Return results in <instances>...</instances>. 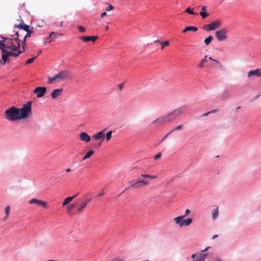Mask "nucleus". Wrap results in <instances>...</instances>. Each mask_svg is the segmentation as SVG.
Returning a JSON list of instances; mask_svg holds the SVG:
<instances>
[{"instance_id": "61", "label": "nucleus", "mask_w": 261, "mask_h": 261, "mask_svg": "<svg viewBox=\"0 0 261 261\" xmlns=\"http://www.w3.org/2000/svg\"><path fill=\"white\" fill-rule=\"evenodd\" d=\"M153 42H154V43H160V42H161V41H160V40H154V41H153Z\"/></svg>"}, {"instance_id": "48", "label": "nucleus", "mask_w": 261, "mask_h": 261, "mask_svg": "<svg viewBox=\"0 0 261 261\" xmlns=\"http://www.w3.org/2000/svg\"><path fill=\"white\" fill-rule=\"evenodd\" d=\"M229 96V93L227 91H224L223 92L222 94V96L224 98L227 97Z\"/></svg>"}, {"instance_id": "56", "label": "nucleus", "mask_w": 261, "mask_h": 261, "mask_svg": "<svg viewBox=\"0 0 261 261\" xmlns=\"http://www.w3.org/2000/svg\"><path fill=\"white\" fill-rule=\"evenodd\" d=\"M107 15V13L106 12H103L101 14V17H103L104 16H106Z\"/></svg>"}, {"instance_id": "1", "label": "nucleus", "mask_w": 261, "mask_h": 261, "mask_svg": "<svg viewBox=\"0 0 261 261\" xmlns=\"http://www.w3.org/2000/svg\"><path fill=\"white\" fill-rule=\"evenodd\" d=\"M187 107L186 106H181L173 110L171 112L165 115L164 116L167 123L175 120L178 117L185 113Z\"/></svg>"}, {"instance_id": "59", "label": "nucleus", "mask_w": 261, "mask_h": 261, "mask_svg": "<svg viewBox=\"0 0 261 261\" xmlns=\"http://www.w3.org/2000/svg\"><path fill=\"white\" fill-rule=\"evenodd\" d=\"M216 112H217V110H214L211 111H210V114H211V113H216Z\"/></svg>"}, {"instance_id": "16", "label": "nucleus", "mask_w": 261, "mask_h": 261, "mask_svg": "<svg viewBox=\"0 0 261 261\" xmlns=\"http://www.w3.org/2000/svg\"><path fill=\"white\" fill-rule=\"evenodd\" d=\"M11 36H12V38H10L11 39H12V41L15 43V42H16V44H15V47H14V51L17 50L20 47V39H19V37H17V36H15V34H11Z\"/></svg>"}, {"instance_id": "50", "label": "nucleus", "mask_w": 261, "mask_h": 261, "mask_svg": "<svg viewBox=\"0 0 261 261\" xmlns=\"http://www.w3.org/2000/svg\"><path fill=\"white\" fill-rule=\"evenodd\" d=\"M190 213V210L189 209H187L185 211V215L182 216H184V217H186Z\"/></svg>"}, {"instance_id": "25", "label": "nucleus", "mask_w": 261, "mask_h": 261, "mask_svg": "<svg viewBox=\"0 0 261 261\" xmlns=\"http://www.w3.org/2000/svg\"><path fill=\"white\" fill-rule=\"evenodd\" d=\"M141 177L143 178H147L150 179H154L158 178V176L156 175H149L148 174H142L141 175Z\"/></svg>"}, {"instance_id": "9", "label": "nucleus", "mask_w": 261, "mask_h": 261, "mask_svg": "<svg viewBox=\"0 0 261 261\" xmlns=\"http://www.w3.org/2000/svg\"><path fill=\"white\" fill-rule=\"evenodd\" d=\"M106 130V129L105 128L103 130L94 134L92 136V138H93V139H94L96 141L101 140V142H102L105 139V132Z\"/></svg>"}, {"instance_id": "46", "label": "nucleus", "mask_w": 261, "mask_h": 261, "mask_svg": "<svg viewBox=\"0 0 261 261\" xmlns=\"http://www.w3.org/2000/svg\"><path fill=\"white\" fill-rule=\"evenodd\" d=\"M171 133H170V131L169 133H167V134L165 135V136H164V137L162 139V140H161V141L160 143H161V142H162L166 140V139L168 137V136L169 135V134H171Z\"/></svg>"}, {"instance_id": "7", "label": "nucleus", "mask_w": 261, "mask_h": 261, "mask_svg": "<svg viewBox=\"0 0 261 261\" xmlns=\"http://www.w3.org/2000/svg\"><path fill=\"white\" fill-rule=\"evenodd\" d=\"M14 27L17 28L20 30H23L27 32L26 34L24 36V37L26 38L30 37L33 33V28L30 29V26L24 23L23 21H22L19 24H15Z\"/></svg>"}, {"instance_id": "24", "label": "nucleus", "mask_w": 261, "mask_h": 261, "mask_svg": "<svg viewBox=\"0 0 261 261\" xmlns=\"http://www.w3.org/2000/svg\"><path fill=\"white\" fill-rule=\"evenodd\" d=\"M198 30V28L196 27H193V26H188L186 28H185L182 30V33H185L187 32V31H192V32H196Z\"/></svg>"}, {"instance_id": "33", "label": "nucleus", "mask_w": 261, "mask_h": 261, "mask_svg": "<svg viewBox=\"0 0 261 261\" xmlns=\"http://www.w3.org/2000/svg\"><path fill=\"white\" fill-rule=\"evenodd\" d=\"M205 255V254L200 253L198 258H197L196 260H192L191 261H204Z\"/></svg>"}, {"instance_id": "39", "label": "nucleus", "mask_w": 261, "mask_h": 261, "mask_svg": "<svg viewBox=\"0 0 261 261\" xmlns=\"http://www.w3.org/2000/svg\"><path fill=\"white\" fill-rule=\"evenodd\" d=\"M13 33L15 34V36H17V37H20L22 36V31L21 30L20 31H14Z\"/></svg>"}, {"instance_id": "31", "label": "nucleus", "mask_w": 261, "mask_h": 261, "mask_svg": "<svg viewBox=\"0 0 261 261\" xmlns=\"http://www.w3.org/2000/svg\"><path fill=\"white\" fill-rule=\"evenodd\" d=\"M213 39V36H210L204 39V42L206 44V45H208L212 42Z\"/></svg>"}, {"instance_id": "13", "label": "nucleus", "mask_w": 261, "mask_h": 261, "mask_svg": "<svg viewBox=\"0 0 261 261\" xmlns=\"http://www.w3.org/2000/svg\"><path fill=\"white\" fill-rule=\"evenodd\" d=\"M136 189L140 188L142 186L146 187L149 185V181L145 179L135 180Z\"/></svg>"}, {"instance_id": "60", "label": "nucleus", "mask_w": 261, "mask_h": 261, "mask_svg": "<svg viewBox=\"0 0 261 261\" xmlns=\"http://www.w3.org/2000/svg\"><path fill=\"white\" fill-rule=\"evenodd\" d=\"M71 169L70 168H67V169H66V170H65V171H66V172H70V171H71Z\"/></svg>"}, {"instance_id": "11", "label": "nucleus", "mask_w": 261, "mask_h": 261, "mask_svg": "<svg viewBox=\"0 0 261 261\" xmlns=\"http://www.w3.org/2000/svg\"><path fill=\"white\" fill-rule=\"evenodd\" d=\"M3 39H4L5 41L6 48L10 49L14 51V47H15V44L12 41V39L8 38H5L2 37Z\"/></svg>"}, {"instance_id": "62", "label": "nucleus", "mask_w": 261, "mask_h": 261, "mask_svg": "<svg viewBox=\"0 0 261 261\" xmlns=\"http://www.w3.org/2000/svg\"><path fill=\"white\" fill-rule=\"evenodd\" d=\"M196 254H193L192 255L191 257L192 258H194L196 257Z\"/></svg>"}, {"instance_id": "44", "label": "nucleus", "mask_w": 261, "mask_h": 261, "mask_svg": "<svg viewBox=\"0 0 261 261\" xmlns=\"http://www.w3.org/2000/svg\"><path fill=\"white\" fill-rule=\"evenodd\" d=\"M35 58H36V57H33V58L29 59L26 61L25 64L27 65V64H31V63H33Z\"/></svg>"}, {"instance_id": "4", "label": "nucleus", "mask_w": 261, "mask_h": 261, "mask_svg": "<svg viewBox=\"0 0 261 261\" xmlns=\"http://www.w3.org/2000/svg\"><path fill=\"white\" fill-rule=\"evenodd\" d=\"M228 30L225 28H222L215 32V36L219 41L226 40L228 38Z\"/></svg>"}, {"instance_id": "27", "label": "nucleus", "mask_w": 261, "mask_h": 261, "mask_svg": "<svg viewBox=\"0 0 261 261\" xmlns=\"http://www.w3.org/2000/svg\"><path fill=\"white\" fill-rule=\"evenodd\" d=\"M9 57L8 53H2V62H1L2 64L4 65L6 64V62L8 60V58Z\"/></svg>"}, {"instance_id": "14", "label": "nucleus", "mask_w": 261, "mask_h": 261, "mask_svg": "<svg viewBox=\"0 0 261 261\" xmlns=\"http://www.w3.org/2000/svg\"><path fill=\"white\" fill-rule=\"evenodd\" d=\"M165 123H167V122L164 115L159 117L152 121V124L156 126L162 125Z\"/></svg>"}, {"instance_id": "32", "label": "nucleus", "mask_w": 261, "mask_h": 261, "mask_svg": "<svg viewBox=\"0 0 261 261\" xmlns=\"http://www.w3.org/2000/svg\"><path fill=\"white\" fill-rule=\"evenodd\" d=\"M212 215L213 219H216L218 217L219 215L218 207H217L213 211Z\"/></svg>"}, {"instance_id": "34", "label": "nucleus", "mask_w": 261, "mask_h": 261, "mask_svg": "<svg viewBox=\"0 0 261 261\" xmlns=\"http://www.w3.org/2000/svg\"><path fill=\"white\" fill-rule=\"evenodd\" d=\"M203 29L206 31H210L213 30L211 23L204 25L203 27Z\"/></svg>"}, {"instance_id": "8", "label": "nucleus", "mask_w": 261, "mask_h": 261, "mask_svg": "<svg viewBox=\"0 0 261 261\" xmlns=\"http://www.w3.org/2000/svg\"><path fill=\"white\" fill-rule=\"evenodd\" d=\"M91 201V198H85L84 199H80L79 201H81V202L79 204L77 203V206L76 208V212L80 213L81 212L83 209L87 206L88 203H89Z\"/></svg>"}, {"instance_id": "57", "label": "nucleus", "mask_w": 261, "mask_h": 261, "mask_svg": "<svg viewBox=\"0 0 261 261\" xmlns=\"http://www.w3.org/2000/svg\"><path fill=\"white\" fill-rule=\"evenodd\" d=\"M210 114V112H207V113H205L203 114L202 115V116H203V117L207 116L208 114Z\"/></svg>"}, {"instance_id": "38", "label": "nucleus", "mask_w": 261, "mask_h": 261, "mask_svg": "<svg viewBox=\"0 0 261 261\" xmlns=\"http://www.w3.org/2000/svg\"><path fill=\"white\" fill-rule=\"evenodd\" d=\"M160 44H161V46H162L161 49L163 50V49H164V48L165 46L169 45V42L168 41H165L164 42H160Z\"/></svg>"}, {"instance_id": "53", "label": "nucleus", "mask_w": 261, "mask_h": 261, "mask_svg": "<svg viewBox=\"0 0 261 261\" xmlns=\"http://www.w3.org/2000/svg\"><path fill=\"white\" fill-rule=\"evenodd\" d=\"M208 59H210V60H212V61H214V62H216L217 64H218L219 65H220V66H221V64H220V63L219 61H217V60H215L213 59L211 57H209V58H208Z\"/></svg>"}, {"instance_id": "45", "label": "nucleus", "mask_w": 261, "mask_h": 261, "mask_svg": "<svg viewBox=\"0 0 261 261\" xmlns=\"http://www.w3.org/2000/svg\"><path fill=\"white\" fill-rule=\"evenodd\" d=\"M77 29L81 33H84L86 31L85 29L83 26H79Z\"/></svg>"}, {"instance_id": "55", "label": "nucleus", "mask_w": 261, "mask_h": 261, "mask_svg": "<svg viewBox=\"0 0 261 261\" xmlns=\"http://www.w3.org/2000/svg\"><path fill=\"white\" fill-rule=\"evenodd\" d=\"M79 193H76L73 196H71V197H73V199H74L75 198L79 196Z\"/></svg>"}, {"instance_id": "30", "label": "nucleus", "mask_w": 261, "mask_h": 261, "mask_svg": "<svg viewBox=\"0 0 261 261\" xmlns=\"http://www.w3.org/2000/svg\"><path fill=\"white\" fill-rule=\"evenodd\" d=\"M94 153V151L92 150H90L88 151V152L85 154L84 156L83 160H85L91 157L92 155Z\"/></svg>"}, {"instance_id": "23", "label": "nucleus", "mask_w": 261, "mask_h": 261, "mask_svg": "<svg viewBox=\"0 0 261 261\" xmlns=\"http://www.w3.org/2000/svg\"><path fill=\"white\" fill-rule=\"evenodd\" d=\"M17 51V53L9 51L8 50L4 51L6 52V53H8V55H9V57L13 56L14 57H17L22 53V51H21V50H20L18 49Z\"/></svg>"}, {"instance_id": "5", "label": "nucleus", "mask_w": 261, "mask_h": 261, "mask_svg": "<svg viewBox=\"0 0 261 261\" xmlns=\"http://www.w3.org/2000/svg\"><path fill=\"white\" fill-rule=\"evenodd\" d=\"M55 75L56 82H59L65 79H70L73 77V74L67 70H62Z\"/></svg>"}, {"instance_id": "18", "label": "nucleus", "mask_w": 261, "mask_h": 261, "mask_svg": "<svg viewBox=\"0 0 261 261\" xmlns=\"http://www.w3.org/2000/svg\"><path fill=\"white\" fill-rule=\"evenodd\" d=\"M80 139L85 142H89L91 140L90 136L86 132H82L79 135Z\"/></svg>"}, {"instance_id": "26", "label": "nucleus", "mask_w": 261, "mask_h": 261, "mask_svg": "<svg viewBox=\"0 0 261 261\" xmlns=\"http://www.w3.org/2000/svg\"><path fill=\"white\" fill-rule=\"evenodd\" d=\"M6 48V44H5V41L4 40V39H3V40L0 41V49H1L2 53H6V52H4V51H7L5 49Z\"/></svg>"}, {"instance_id": "49", "label": "nucleus", "mask_w": 261, "mask_h": 261, "mask_svg": "<svg viewBox=\"0 0 261 261\" xmlns=\"http://www.w3.org/2000/svg\"><path fill=\"white\" fill-rule=\"evenodd\" d=\"M161 155H162L161 153H159L158 154H157L156 155H155L154 156V159L155 160H158L161 158Z\"/></svg>"}, {"instance_id": "3", "label": "nucleus", "mask_w": 261, "mask_h": 261, "mask_svg": "<svg viewBox=\"0 0 261 261\" xmlns=\"http://www.w3.org/2000/svg\"><path fill=\"white\" fill-rule=\"evenodd\" d=\"M32 103L31 101L27 102L23 105L21 109H18L19 117L20 119L27 118L32 114Z\"/></svg>"}, {"instance_id": "37", "label": "nucleus", "mask_w": 261, "mask_h": 261, "mask_svg": "<svg viewBox=\"0 0 261 261\" xmlns=\"http://www.w3.org/2000/svg\"><path fill=\"white\" fill-rule=\"evenodd\" d=\"M185 12L189 13L191 15H197V13L194 12L193 10H192L190 7L187 8L186 9Z\"/></svg>"}, {"instance_id": "19", "label": "nucleus", "mask_w": 261, "mask_h": 261, "mask_svg": "<svg viewBox=\"0 0 261 261\" xmlns=\"http://www.w3.org/2000/svg\"><path fill=\"white\" fill-rule=\"evenodd\" d=\"M98 39V37L96 36H82L80 37V39L82 40L84 42H88L92 41L94 42Z\"/></svg>"}, {"instance_id": "22", "label": "nucleus", "mask_w": 261, "mask_h": 261, "mask_svg": "<svg viewBox=\"0 0 261 261\" xmlns=\"http://www.w3.org/2000/svg\"><path fill=\"white\" fill-rule=\"evenodd\" d=\"M63 34H56L54 32H52L50 33L48 37L46 38V40H48V42H50L52 40L54 39L55 36H63Z\"/></svg>"}, {"instance_id": "35", "label": "nucleus", "mask_w": 261, "mask_h": 261, "mask_svg": "<svg viewBox=\"0 0 261 261\" xmlns=\"http://www.w3.org/2000/svg\"><path fill=\"white\" fill-rule=\"evenodd\" d=\"M182 127H183V125L182 124L178 125L176 126L175 127L173 128L172 129H171L170 130V133H172V132H173L174 131H176V130H180V129H182Z\"/></svg>"}, {"instance_id": "6", "label": "nucleus", "mask_w": 261, "mask_h": 261, "mask_svg": "<svg viewBox=\"0 0 261 261\" xmlns=\"http://www.w3.org/2000/svg\"><path fill=\"white\" fill-rule=\"evenodd\" d=\"M184 216H178L174 219L175 223L180 227L187 226L192 222V218H188L184 220Z\"/></svg>"}, {"instance_id": "17", "label": "nucleus", "mask_w": 261, "mask_h": 261, "mask_svg": "<svg viewBox=\"0 0 261 261\" xmlns=\"http://www.w3.org/2000/svg\"><path fill=\"white\" fill-rule=\"evenodd\" d=\"M252 76H255L256 77L261 76V68H257L253 70H250L248 72V77H250Z\"/></svg>"}, {"instance_id": "63", "label": "nucleus", "mask_w": 261, "mask_h": 261, "mask_svg": "<svg viewBox=\"0 0 261 261\" xmlns=\"http://www.w3.org/2000/svg\"><path fill=\"white\" fill-rule=\"evenodd\" d=\"M218 237V236L217 234H215L213 237V239H215L217 238Z\"/></svg>"}, {"instance_id": "2", "label": "nucleus", "mask_w": 261, "mask_h": 261, "mask_svg": "<svg viewBox=\"0 0 261 261\" xmlns=\"http://www.w3.org/2000/svg\"><path fill=\"white\" fill-rule=\"evenodd\" d=\"M18 108L13 106L5 112L6 119L11 121L20 120Z\"/></svg>"}, {"instance_id": "51", "label": "nucleus", "mask_w": 261, "mask_h": 261, "mask_svg": "<svg viewBox=\"0 0 261 261\" xmlns=\"http://www.w3.org/2000/svg\"><path fill=\"white\" fill-rule=\"evenodd\" d=\"M112 261H124V259L121 258L120 257H116L112 260Z\"/></svg>"}, {"instance_id": "12", "label": "nucleus", "mask_w": 261, "mask_h": 261, "mask_svg": "<svg viewBox=\"0 0 261 261\" xmlns=\"http://www.w3.org/2000/svg\"><path fill=\"white\" fill-rule=\"evenodd\" d=\"M29 203L30 204H36L42 206L43 208H46L47 207V204L46 202L35 198L31 199L29 201Z\"/></svg>"}, {"instance_id": "29", "label": "nucleus", "mask_w": 261, "mask_h": 261, "mask_svg": "<svg viewBox=\"0 0 261 261\" xmlns=\"http://www.w3.org/2000/svg\"><path fill=\"white\" fill-rule=\"evenodd\" d=\"M10 211V206H7L5 208V216L4 217V220H6L9 217Z\"/></svg>"}, {"instance_id": "40", "label": "nucleus", "mask_w": 261, "mask_h": 261, "mask_svg": "<svg viewBox=\"0 0 261 261\" xmlns=\"http://www.w3.org/2000/svg\"><path fill=\"white\" fill-rule=\"evenodd\" d=\"M48 84H51L53 82H56V79L55 75H54L53 77H48Z\"/></svg>"}, {"instance_id": "58", "label": "nucleus", "mask_w": 261, "mask_h": 261, "mask_svg": "<svg viewBox=\"0 0 261 261\" xmlns=\"http://www.w3.org/2000/svg\"><path fill=\"white\" fill-rule=\"evenodd\" d=\"M26 39L27 38L23 37V39L22 41V44H25L26 43Z\"/></svg>"}, {"instance_id": "54", "label": "nucleus", "mask_w": 261, "mask_h": 261, "mask_svg": "<svg viewBox=\"0 0 261 261\" xmlns=\"http://www.w3.org/2000/svg\"><path fill=\"white\" fill-rule=\"evenodd\" d=\"M123 85L122 84H119L118 85V88L120 90H121L123 88Z\"/></svg>"}, {"instance_id": "21", "label": "nucleus", "mask_w": 261, "mask_h": 261, "mask_svg": "<svg viewBox=\"0 0 261 261\" xmlns=\"http://www.w3.org/2000/svg\"><path fill=\"white\" fill-rule=\"evenodd\" d=\"M200 15L203 19L206 18L208 16V14L206 12V7L203 6L201 11L199 13Z\"/></svg>"}, {"instance_id": "52", "label": "nucleus", "mask_w": 261, "mask_h": 261, "mask_svg": "<svg viewBox=\"0 0 261 261\" xmlns=\"http://www.w3.org/2000/svg\"><path fill=\"white\" fill-rule=\"evenodd\" d=\"M105 194V192H103V191H102L99 194H98L97 195V197H101V196H104Z\"/></svg>"}, {"instance_id": "43", "label": "nucleus", "mask_w": 261, "mask_h": 261, "mask_svg": "<svg viewBox=\"0 0 261 261\" xmlns=\"http://www.w3.org/2000/svg\"><path fill=\"white\" fill-rule=\"evenodd\" d=\"M77 205L76 203H73L72 204L69 205L68 206L67 208L68 211H71L73 210V207Z\"/></svg>"}, {"instance_id": "64", "label": "nucleus", "mask_w": 261, "mask_h": 261, "mask_svg": "<svg viewBox=\"0 0 261 261\" xmlns=\"http://www.w3.org/2000/svg\"><path fill=\"white\" fill-rule=\"evenodd\" d=\"M46 261H56V260H54V259H49V260H47Z\"/></svg>"}, {"instance_id": "10", "label": "nucleus", "mask_w": 261, "mask_h": 261, "mask_svg": "<svg viewBox=\"0 0 261 261\" xmlns=\"http://www.w3.org/2000/svg\"><path fill=\"white\" fill-rule=\"evenodd\" d=\"M46 91V88L45 87H37L34 90V93L37 94L38 98L42 97L44 96Z\"/></svg>"}, {"instance_id": "20", "label": "nucleus", "mask_w": 261, "mask_h": 261, "mask_svg": "<svg viewBox=\"0 0 261 261\" xmlns=\"http://www.w3.org/2000/svg\"><path fill=\"white\" fill-rule=\"evenodd\" d=\"M213 30L218 29L222 24V21L220 20L217 19L211 23Z\"/></svg>"}, {"instance_id": "28", "label": "nucleus", "mask_w": 261, "mask_h": 261, "mask_svg": "<svg viewBox=\"0 0 261 261\" xmlns=\"http://www.w3.org/2000/svg\"><path fill=\"white\" fill-rule=\"evenodd\" d=\"M72 200L73 197H71V196L66 198L62 203V206H65L66 205L68 204L70 202H71Z\"/></svg>"}, {"instance_id": "47", "label": "nucleus", "mask_w": 261, "mask_h": 261, "mask_svg": "<svg viewBox=\"0 0 261 261\" xmlns=\"http://www.w3.org/2000/svg\"><path fill=\"white\" fill-rule=\"evenodd\" d=\"M114 9V7L112 5H109L107 8H106V11H109L111 10H112Z\"/></svg>"}, {"instance_id": "41", "label": "nucleus", "mask_w": 261, "mask_h": 261, "mask_svg": "<svg viewBox=\"0 0 261 261\" xmlns=\"http://www.w3.org/2000/svg\"><path fill=\"white\" fill-rule=\"evenodd\" d=\"M206 58H207V56H205L204 57V58L201 61V63H200V64L199 65V67L201 68L203 67V63L205 62H207V60H206Z\"/></svg>"}, {"instance_id": "15", "label": "nucleus", "mask_w": 261, "mask_h": 261, "mask_svg": "<svg viewBox=\"0 0 261 261\" xmlns=\"http://www.w3.org/2000/svg\"><path fill=\"white\" fill-rule=\"evenodd\" d=\"M63 91V89L62 88L54 89L50 94L51 98L53 99H57L62 94Z\"/></svg>"}, {"instance_id": "42", "label": "nucleus", "mask_w": 261, "mask_h": 261, "mask_svg": "<svg viewBox=\"0 0 261 261\" xmlns=\"http://www.w3.org/2000/svg\"><path fill=\"white\" fill-rule=\"evenodd\" d=\"M131 188L136 189L135 180H131L128 182Z\"/></svg>"}, {"instance_id": "36", "label": "nucleus", "mask_w": 261, "mask_h": 261, "mask_svg": "<svg viewBox=\"0 0 261 261\" xmlns=\"http://www.w3.org/2000/svg\"><path fill=\"white\" fill-rule=\"evenodd\" d=\"M112 130H110L107 133L106 136L107 141H109L111 140V139L112 138Z\"/></svg>"}]
</instances>
